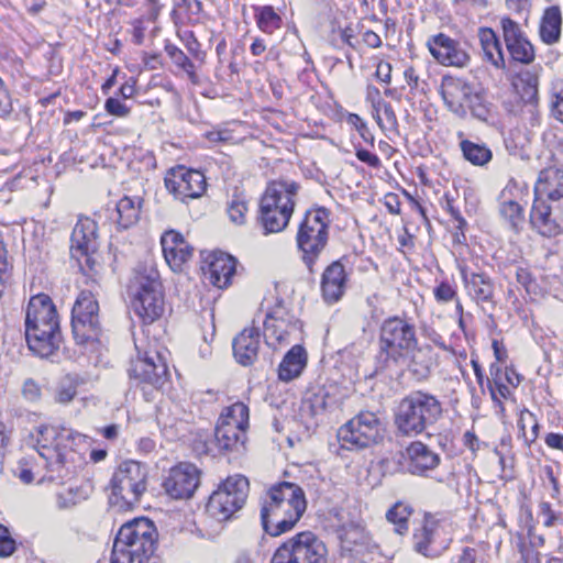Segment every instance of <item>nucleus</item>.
<instances>
[{
	"mask_svg": "<svg viewBox=\"0 0 563 563\" xmlns=\"http://www.w3.org/2000/svg\"><path fill=\"white\" fill-rule=\"evenodd\" d=\"M540 512L539 516L543 517V526L551 528L555 525V522L559 519V516L555 514V511L552 509L550 503L542 501L539 505Z\"/></svg>",
	"mask_w": 563,
	"mask_h": 563,
	"instance_id": "603ef678",
	"label": "nucleus"
},
{
	"mask_svg": "<svg viewBox=\"0 0 563 563\" xmlns=\"http://www.w3.org/2000/svg\"><path fill=\"white\" fill-rule=\"evenodd\" d=\"M307 365L306 350L299 345H294L284 356L278 366V377L283 382H290L300 376Z\"/></svg>",
	"mask_w": 563,
	"mask_h": 563,
	"instance_id": "7c9ffc66",
	"label": "nucleus"
},
{
	"mask_svg": "<svg viewBox=\"0 0 563 563\" xmlns=\"http://www.w3.org/2000/svg\"><path fill=\"white\" fill-rule=\"evenodd\" d=\"M147 467L136 461L122 462L111 478L110 503L121 510L131 509L147 489Z\"/></svg>",
	"mask_w": 563,
	"mask_h": 563,
	"instance_id": "9d476101",
	"label": "nucleus"
},
{
	"mask_svg": "<svg viewBox=\"0 0 563 563\" xmlns=\"http://www.w3.org/2000/svg\"><path fill=\"white\" fill-rule=\"evenodd\" d=\"M76 394L77 390L75 385L71 383H62L56 390L55 399L59 404H68L74 399Z\"/></svg>",
	"mask_w": 563,
	"mask_h": 563,
	"instance_id": "3c124183",
	"label": "nucleus"
},
{
	"mask_svg": "<svg viewBox=\"0 0 563 563\" xmlns=\"http://www.w3.org/2000/svg\"><path fill=\"white\" fill-rule=\"evenodd\" d=\"M99 305L91 291L78 295L71 311V327L76 340L84 343L99 334Z\"/></svg>",
	"mask_w": 563,
	"mask_h": 563,
	"instance_id": "dca6fc26",
	"label": "nucleus"
},
{
	"mask_svg": "<svg viewBox=\"0 0 563 563\" xmlns=\"http://www.w3.org/2000/svg\"><path fill=\"white\" fill-rule=\"evenodd\" d=\"M260 329L256 327L245 328L233 341V354L235 360L243 366L254 363L260 350Z\"/></svg>",
	"mask_w": 563,
	"mask_h": 563,
	"instance_id": "bb28decb",
	"label": "nucleus"
},
{
	"mask_svg": "<svg viewBox=\"0 0 563 563\" xmlns=\"http://www.w3.org/2000/svg\"><path fill=\"white\" fill-rule=\"evenodd\" d=\"M385 427L372 411H361L338 430V439L347 450L369 448L384 439Z\"/></svg>",
	"mask_w": 563,
	"mask_h": 563,
	"instance_id": "f8f14e48",
	"label": "nucleus"
},
{
	"mask_svg": "<svg viewBox=\"0 0 563 563\" xmlns=\"http://www.w3.org/2000/svg\"><path fill=\"white\" fill-rule=\"evenodd\" d=\"M70 255L84 272H93L98 265L95 254L98 250V224L89 217H80L70 238Z\"/></svg>",
	"mask_w": 563,
	"mask_h": 563,
	"instance_id": "2eb2a0df",
	"label": "nucleus"
},
{
	"mask_svg": "<svg viewBox=\"0 0 563 563\" xmlns=\"http://www.w3.org/2000/svg\"><path fill=\"white\" fill-rule=\"evenodd\" d=\"M249 494V481L243 475L228 476L210 495L207 511L219 520L224 521L242 509Z\"/></svg>",
	"mask_w": 563,
	"mask_h": 563,
	"instance_id": "9b49d317",
	"label": "nucleus"
},
{
	"mask_svg": "<svg viewBox=\"0 0 563 563\" xmlns=\"http://www.w3.org/2000/svg\"><path fill=\"white\" fill-rule=\"evenodd\" d=\"M377 361L382 368L408 365L419 378L429 376L433 366L432 349L418 346L415 324L400 317L384 320L379 329Z\"/></svg>",
	"mask_w": 563,
	"mask_h": 563,
	"instance_id": "f257e3e1",
	"label": "nucleus"
},
{
	"mask_svg": "<svg viewBox=\"0 0 563 563\" xmlns=\"http://www.w3.org/2000/svg\"><path fill=\"white\" fill-rule=\"evenodd\" d=\"M136 349H139L137 345ZM137 351V357L132 362L130 376L139 380L140 384L152 386L155 389L161 388L168 378V367L164 356L158 351L143 353Z\"/></svg>",
	"mask_w": 563,
	"mask_h": 563,
	"instance_id": "f3484780",
	"label": "nucleus"
},
{
	"mask_svg": "<svg viewBox=\"0 0 563 563\" xmlns=\"http://www.w3.org/2000/svg\"><path fill=\"white\" fill-rule=\"evenodd\" d=\"M165 187L175 198L185 201L201 197L207 189V181L201 172L177 166L166 175Z\"/></svg>",
	"mask_w": 563,
	"mask_h": 563,
	"instance_id": "a211bd4d",
	"label": "nucleus"
},
{
	"mask_svg": "<svg viewBox=\"0 0 563 563\" xmlns=\"http://www.w3.org/2000/svg\"><path fill=\"white\" fill-rule=\"evenodd\" d=\"M384 205L391 214L400 213V201L396 194H387L384 198Z\"/></svg>",
	"mask_w": 563,
	"mask_h": 563,
	"instance_id": "0e129e2a",
	"label": "nucleus"
},
{
	"mask_svg": "<svg viewBox=\"0 0 563 563\" xmlns=\"http://www.w3.org/2000/svg\"><path fill=\"white\" fill-rule=\"evenodd\" d=\"M382 106H383L382 117H383V124L385 125V129H388V130L396 129L398 122H397V117H396V113H395L391 104L387 102L386 104H382Z\"/></svg>",
	"mask_w": 563,
	"mask_h": 563,
	"instance_id": "4d7b16f0",
	"label": "nucleus"
},
{
	"mask_svg": "<svg viewBox=\"0 0 563 563\" xmlns=\"http://www.w3.org/2000/svg\"><path fill=\"white\" fill-rule=\"evenodd\" d=\"M299 184L290 179L268 183L260 202L258 221L264 234L282 232L292 216Z\"/></svg>",
	"mask_w": 563,
	"mask_h": 563,
	"instance_id": "423d86ee",
	"label": "nucleus"
},
{
	"mask_svg": "<svg viewBox=\"0 0 563 563\" xmlns=\"http://www.w3.org/2000/svg\"><path fill=\"white\" fill-rule=\"evenodd\" d=\"M21 393L24 400L32 404L38 402L42 398V388L33 378L23 382Z\"/></svg>",
	"mask_w": 563,
	"mask_h": 563,
	"instance_id": "de8ad7c7",
	"label": "nucleus"
},
{
	"mask_svg": "<svg viewBox=\"0 0 563 563\" xmlns=\"http://www.w3.org/2000/svg\"><path fill=\"white\" fill-rule=\"evenodd\" d=\"M306 507L305 493L300 486L289 482L273 485L262 504L263 530L272 537L291 530L302 517Z\"/></svg>",
	"mask_w": 563,
	"mask_h": 563,
	"instance_id": "7ed1b4c3",
	"label": "nucleus"
},
{
	"mask_svg": "<svg viewBox=\"0 0 563 563\" xmlns=\"http://www.w3.org/2000/svg\"><path fill=\"white\" fill-rule=\"evenodd\" d=\"M12 110V102L8 91L3 88L2 79L0 78V117L9 114Z\"/></svg>",
	"mask_w": 563,
	"mask_h": 563,
	"instance_id": "680f3d73",
	"label": "nucleus"
},
{
	"mask_svg": "<svg viewBox=\"0 0 563 563\" xmlns=\"http://www.w3.org/2000/svg\"><path fill=\"white\" fill-rule=\"evenodd\" d=\"M545 443L548 446L563 451V435L559 433H549L545 437Z\"/></svg>",
	"mask_w": 563,
	"mask_h": 563,
	"instance_id": "338daca9",
	"label": "nucleus"
},
{
	"mask_svg": "<svg viewBox=\"0 0 563 563\" xmlns=\"http://www.w3.org/2000/svg\"><path fill=\"white\" fill-rule=\"evenodd\" d=\"M164 257L174 271H181L192 256L194 249L184 240L183 235L176 231H167L161 239Z\"/></svg>",
	"mask_w": 563,
	"mask_h": 563,
	"instance_id": "5701e85b",
	"label": "nucleus"
},
{
	"mask_svg": "<svg viewBox=\"0 0 563 563\" xmlns=\"http://www.w3.org/2000/svg\"><path fill=\"white\" fill-rule=\"evenodd\" d=\"M427 47L433 58L443 66L465 67L471 57L456 40L444 33L432 35L427 41Z\"/></svg>",
	"mask_w": 563,
	"mask_h": 563,
	"instance_id": "aec40b11",
	"label": "nucleus"
},
{
	"mask_svg": "<svg viewBox=\"0 0 563 563\" xmlns=\"http://www.w3.org/2000/svg\"><path fill=\"white\" fill-rule=\"evenodd\" d=\"M228 214L230 220L235 224H243L247 212V205L245 200L240 197H233L228 205Z\"/></svg>",
	"mask_w": 563,
	"mask_h": 563,
	"instance_id": "a18cd8bd",
	"label": "nucleus"
},
{
	"mask_svg": "<svg viewBox=\"0 0 563 563\" xmlns=\"http://www.w3.org/2000/svg\"><path fill=\"white\" fill-rule=\"evenodd\" d=\"M130 290L133 296V309L143 322L152 323L163 314V288L159 273L153 263H144L136 267Z\"/></svg>",
	"mask_w": 563,
	"mask_h": 563,
	"instance_id": "1a4fd4ad",
	"label": "nucleus"
},
{
	"mask_svg": "<svg viewBox=\"0 0 563 563\" xmlns=\"http://www.w3.org/2000/svg\"><path fill=\"white\" fill-rule=\"evenodd\" d=\"M412 514V510L409 506L397 503L390 508L387 514V520L395 526L394 530L398 534H404L408 531V520Z\"/></svg>",
	"mask_w": 563,
	"mask_h": 563,
	"instance_id": "79ce46f5",
	"label": "nucleus"
},
{
	"mask_svg": "<svg viewBox=\"0 0 563 563\" xmlns=\"http://www.w3.org/2000/svg\"><path fill=\"white\" fill-rule=\"evenodd\" d=\"M408 470L413 475L429 476L441 462L440 455L427 444L415 441L407 449Z\"/></svg>",
	"mask_w": 563,
	"mask_h": 563,
	"instance_id": "b1692460",
	"label": "nucleus"
},
{
	"mask_svg": "<svg viewBox=\"0 0 563 563\" xmlns=\"http://www.w3.org/2000/svg\"><path fill=\"white\" fill-rule=\"evenodd\" d=\"M500 216L508 222L514 231H519L526 222L523 208L514 200H505L500 203Z\"/></svg>",
	"mask_w": 563,
	"mask_h": 563,
	"instance_id": "ea45409f",
	"label": "nucleus"
},
{
	"mask_svg": "<svg viewBox=\"0 0 563 563\" xmlns=\"http://www.w3.org/2000/svg\"><path fill=\"white\" fill-rule=\"evenodd\" d=\"M501 27L506 47L516 62L530 64L534 59V49L523 36L519 25L509 18L501 19Z\"/></svg>",
	"mask_w": 563,
	"mask_h": 563,
	"instance_id": "4be33fe9",
	"label": "nucleus"
},
{
	"mask_svg": "<svg viewBox=\"0 0 563 563\" xmlns=\"http://www.w3.org/2000/svg\"><path fill=\"white\" fill-rule=\"evenodd\" d=\"M156 528L146 518L123 525L113 542L111 563H145L154 553Z\"/></svg>",
	"mask_w": 563,
	"mask_h": 563,
	"instance_id": "0eeeda50",
	"label": "nucleus"
},
{
	"mask_svg": "<svg viewBox=\"0 0 563 563\" xmlns=\"http://www.w3.org/2000/svg\"><path fill=\"white\" fill-rule=\"evenodd\" d=\"M106 111L114 117L124 118L129 115L130 109L117 98H108L104 103Z\"/></svg>",
	"mask_w": 563,
	"mask_h": 563,
	"instance_id": "8fccbe9b",
	"label": "nucleus"
},
{
	"mask_svg": "<svg viewBox=\"0 0 563 563\" xmlns=\"http://www.w3.org/2000/svg\"><path fill=\"white\" fill-rule=\"evenodd\" d=\"M200 484V471L191 463H179L172 467L163 487L175 499L190 498Z\"/></svg>",
	"mask_w": 563,
	"mask_h": 563,
	"instance_id": "6ab92c4d",
	"label": "nucleus"
},
{
	"mask_svg": "<svg viewBox=\"0 0 563 563\" xmlns=\"http://www.w3.org/2000/svg\"><path fill=\"white\" fill-rule=\"evenodd\" d=\"M460 148L463 157L474 166H485L493 158L490 148L484 143L479 144L470 140H463L460 142Z\"/></svg>",
	"mask_w": 563,
	"mask_h": 563,
	"instance_id": "c9c22d12",
	"label": "nucleus"
},
{
	"mask_svg": "<svg viewBox=\"0 0 563 563\" xmlns=\"http://www.w3.org/2000/svg\"><path fill=\"white\" fill-rule=\"evenodd\" d=\"M257 26L265 33L272 34L282 26V18L272 5H264L256 9Z\"/></svg>",
	"mask_w": 563,
	"mask_h": 563,
	"instance_id": "a19ab883",
	"label": "nucleus"
},
{
	"mask_svg": "<svg viewBox=\"0 0 563 563\" xmlns=\"http://www.w3.org/2000/svg\"><path fill=\"white\" fill-rule=\"evenodd\" d=\"M25 339L29 349L40 357L53 355L60 346L58 314L51 297L32 296L25 310Z\"/></svg>",
	"mask_w": 563,
	"mask_h": 563,
	"instance_id": "39448f33",
	"label": "nucleus"
},
{
	"mask_svg": "<svg viewBox=\"0 0 563 563\" xmlns=\"http://www.w3.org/2000/svg\"><path fill=\"white\" fill-rule=\"evenodd\" d=\"M7 253L3 242L0 241V297L2 296L11 277L12 266L8 262Z\"/></svg>",
	"mask_w": 563,
	"mask_h": 563,
	"instance_id": "49530a36",
	"label": "nucleus"
},
{
	"mask_svg": "<svg viewBox=\"0 0 563 563\" xmlns=\"http://www.w3.org/2000/svg\"><path fill=\"white\" fill-rule=\"evenodd\" d=\"M206 137L210 143H229L234 139L232 132L227 129L207 132Z\"/></svg>",
	"mask_w": 563,
	"mask_h": 563,
	"instance_id": "6e6d98bb",
	"label": "nucleus"
},
{
	"mask_svg": "<svg viewBox=\"0 0 563 563\" xmlns=\"http://www.w3.org/2000/svg\"><path fill=\"white\" fill-rule=\"evenodd\" d=\"M553 114L558 121L563 123V90L556 95V100L553 103Z\"/></svg>",
	"mask_w": 563,
	"mask_h": 563,
	"instance_id": "774afa93",
	"label": "nucleus"
},
{
	"mask_svg": "<svg viewBox=\"0 0 563 563\" xmlns=\"http://www.w3.org/2000/svg\"><path fill=\"white\" fill-rule=\"evenodd\" d=\"M327 550L312 532L305 531L277 548L271 563H324Z\"/></svg>",
	"mask_w": 563,
	"mask_h": 563,
	"instance_id": "4468645a",
	"label": "nucleus"
},
{
	"mask_svg": "<svg viewBox=\"0 0 563 563\" xmlns=\"http://www.w3.org/2000/svg\"><path fill=\"white\" fill-rule=\"evenodd\" d=\"M235 273V260L228 254H213L208 268L205 271V277L210 284L218 288H225L230 285L231 278Z\"/></svg>",
	"mask_w": 563,
	"mask_h": 563,
	"instance_id": "cd10ccee",
	"label": "nucleus"
},
{
	"mask_svg": "<svg viewBox=\"0 0 563 563\" xmlns=\"http://www.w3.org/2000/svg\"><path fill=\"white\" fill-rule=\"evenodd\" d=\"M536 199L530 222L544 236L563 233V167L540 172L534 187Z\"/></svg>",
	"mask_w": 563,
	"mask_h": 563,
	"instance_id": "f03ea898",
	"label": "nucleus"
},
{
	"mask_svg": "<svg viewBox=\"0 0 563 563\" xmlns=\"http://www.w3.org/2000/svg\"><path fill=\"white\" fill-rule=\"evenodd\" d=\"M246 433L235 430L232 427L217 424L214 430V441L220 451L233 452L240 451L244 446Z\"/></svg>",
	"mask_w": 563,
	"mask_h": 563,
	"instance_id": "473e14b6",
	"label": "nucleus"
},
{
	"mask_svg": "<svg viewBox=\"0 0 563 563\" xmlns=\"http://www.w3.org/2000/svg\"><path fill=\"white\" fill-rule=\"evenodd\" d=\"M282 309L266 316L264 321V338L268 345L276 349L278 345L289 343V336L297 330V323L286 319Z\"/></svg>",
	"mask_w": 563,
	"mask_h": 563,
	"instance_id": "393cba45",
	"label": "nucleus"
},
{
	"mask_svg": "<svg viewBox=\"0 0 563 563\" xmlns=\"http://www.w3.org/2000/svg\"><path fill=\"white\" fill-rule=\"evenodd\" d=\"M462 279L468 295L478 305H488L495 307V286L492 279L485 274H467L465 268H461Z\"/></svg>",
	"mask_w": 563,
	"mask_h": 563,
	"instance_id": "a878e982",
	"label": "nucleus"
},
{
	"mask_svg": "<svg viewBox=\"0 0 563 563\" xmlns=\"http://www.w3.org/2000/svg\"><path fill=\"white\" fill-rule=\"evenodd\" d=\"M329 216L330 213L325 208H313L306 212L299 225L296 241L306 263H311L328 243Z\"/></svg>",
	"mask_w": 563,
	"mask_h": 563,
	"instance_id": "ddd939ff",
	"label": "nucleus"
},
{
	"mask_svg": "<svg viewBox=\"0 0 563 563\" xmlns=\"http://www.w3.org/2000/svg\"><path fill=\"white\" fill-rule=\"evenodd\" d=\"M15 550V542L11 538L9 530L0 525V556H9Z\"/></svg>",
	"mask_w": 563,
	"mask_h": 563,
	"instance_id": "09e8293b",
	"label": "nucleus"
},
{
	"mask_svg": "<svg viewBox=\"0 0 563 563\" xmlns=\"http://www.w3.org/2000/svg\"><path fill=\"white\" fill-rule=\"evenodd\" d=\"M219 424L232 427L235 430H240L246 433L249 428V407L238 401L223 409L219 421Z\"/></svg>",
	"mask_w": 563,
	"mask_h": 563,
	"instance_id": "f704fd0d",
	"label": "nucleus"
},
{
	"mask_svg": "<svg viewBox=\"0 0 563 563\" xmlns=\"http://www.w3.org/2000/svg\"><path fill=\"white\" fill-rule=\"evenodd\" d=\"M471 111L472 115L481 121L487 122L492 117V103L487 101L484 91L477 87L472 91L465 103V113Z\"/></svg>",
	"mask_w": 563,
	"mask_h": 563,
	"instance_id": "4c0bfd02",
	"label": "nucleus"
},
{
	"mask_svg": "<svg viewBox=\"0 0 563 563\" xmlns=\"http://www.w3.org/2000/svg\"><path fill=\"white\" fill-rule=\"evenodd\" d=\"M346 275L341 263L334 262L324 271L322 275L321 289L325 301H338L345 289Z\"/></svg>",
	"mask_w": 563,
	"mask_h": 563,
	"instance_id": "c85d7f7f",
	"label": "nucleus"
},
{
	"mask_svg": "<svg viewBox=\"0 0 563 563\" xmlns=\"http://www.w3.org/2000/svg\"><path fill=\"white\" fill-rule=\"evenodd\" d=\"M76 504L75 495L71 490H67L65 493H58L56 495V505L59 509H67L73 507Z\"/></svg>",
	"mask_w": 563,
	"mask_h": 563,
	"instance_id": "e2e57ef3",
	"label": "nucleus"
},
{
	"mask_svg": "<svg viewBox=\"0 0 563 563\" xmlns=\"http://www.w3.org/2000/svg\"><path fill=\"white\" fill-rule=\"evenodd\" d=\"M35 449L47 470L49 481H64L73 473L76 462L74 445L85 437L71 429L40 426L35 433Z\"/></svg>",
	"mask_w": 563,
	"mask_h": 563,
	"instance_id": "20e7f679",
	"label": "nucleus"
},
{
	"mask_svg": "<svg viewBox=\"0 0 563 563\" xmlns=\"http://www.w3.org/2000/svg\"><path fill=\"white\" fill-rule=\"evenodd\" d=\"M141 200L139 198L123 197L117 205L118 223L123 229L135 224L140 217Z\"/></svg>",
	"mask_w": 563,
	"mask_h": 563,
	"instance_id": "e433bc0d",
	"label": "nucleus"
},
{
	"mask_svg": "<svg viewBox=\"0 0 563 563\" xmlns=\"http://www.w3.org/2000/svg\"><path fill=\"white\" fill-rule=\"evenodd\" d=\"M562 16L559 7H550L544 11L540 24V36L547 44H554L561 35Z\"/></svg>",
	"mask_w": 563,
	"mask_h": 563,
	"instance_id": "72a5a7b5",
	"label": "nucleus"
},
{
	"mask_svg": "<svg viewBox=\"0 0 563 563\" xmlns=\"http://www.w3.org/2000/svg\"><path fill=\"white\" fill-rule=\"evenodd\" d=\"M475 86L463 78L443 76L440 93L448 109L459 117L465 115V103Z\"/></svg>",
	"mask_w": 563,
	"mask_h": 563,
	"instance_id": "412c9836",
	"label": "nucleus"
},
{
	"mask_svg": "<svg viewBox=\"0 0 563 563\" xmlns=\"http://www.w3.org/2000/svg\"><path fill=\"white\" fill-rule=\"evenodd\" d=\"M540 67L520 70L514 79V88L525 103L534 106L538 101Z\"/></svg>",
	"mask_w": 563,
	"mask_h": 563,
	"instance_id": "c756f323",
	"label": "nucleus"
},
{
	"mask_svg": "<svg viewBox=\"0 0 563 563\" xmlns=\"http://www.w3.org/2000/svg\"><path fill=\"white\" fill-rule=\"evenodd\" d=\"M166 53L176 66L186 71L192 84H198L199 80L195 73V65L180 48L175 45H167Z\"/></svg>",
	"mask_w": 563,
	"mask_h": 563,
	"instance_id": "37998d69",
	"label": "nucleus"
},
{
	"mask_svg": "<svg viewBox=\"0 0 563 563\" xmlns=\"http://www.w3.org/2000/svg\"><path fill=\"white\" fill-rule=\"evenodd\" d=\"M456 296V291L449 283H441L434 289V297L438 301L448 302Z\"/></svg>",
	"mask_w": 563,
	"mask_h": 563,
	"instance_id": "864d4df0",
	"label": "nucleus"
},
{
	"mask_svg": "<svg viewBox=\"0 0 563 563\" xmlns=\"http://www.w3.org/2000/svg\"><path fill=\"white\" fill-rule=\"evenodd\" d=\"M442 413V404L434 395L415 390L400 400L395 424L404 435H418L434 426Z\"/></svg>",
	"mask_w": 563,
	"mask_h": 563,
	"instance_id": "6e6552de",
	"label": "nucleus"
},
{
	"mask_svg": "<svg viewBox=\"0 0 563 563\" xmlns=\"http://www.w3.org/2000/svg\"><path fill=\"white\" fill-rule=\"evenodd\" d=\"M434 529L431 526L424 525L419 531L413 534V547L418 553L428 556L429 545L433 541Z\"/></svg>",
	"mask_w": 563,
	"mask_h": 563,
	"instance_id": "c03bdc74",
	"label": "nucleus"
},
{
	"mask_svg": "<svg viewBox=\"0 0 563 563\" xmlns=\"http://www.w3.org/2000/svg\"><path fill=\"white\" fill-rule=\"evenodd\" d=\"M478 40L484 57L497 69H505V57L496 33L489 27H481L478 30Z\"/></svg>",
	"mask_w": 563,
	"mask_h": 563,
	"instance_id": "2f4dec72",
	"label": "nucleus"
},
{
	"mask_svg": "<svg viewBox=\"0 0 563 563\" xmlns=\"http://www.w3.org/2000/svg\"><path fill=\"white\" fill-rule=\"evenodd\" d=\"M355 155L362 163H365L371 167L376 168L380 165V159L378 158V156L365 148H358Z\"/></svg>",
	"mask_w": 563,
	"mask_h": 563,
	"instance_id": "bf43d9fd",
	"label": "nucleus"
},
{
	"mask_svg": "<svg viewBox=\"0 0 563 563\" xmlns=\"http://www.w3.org/2000/svg\"><path fill=\"white\" fill-rule=\"evenodd\" d=\"M132 26H133V30H132L133 43L136 44V45H141L143 43V41H144V33H145V30H146V26L144 24V20L143 19H135L132 22Z\"/></svg>",
	"mask_w": 563,
	"mask_h": 563,
	"instance_id": "052dcab7",
	"label": "nucleus"
},
{
	"mask_svg": "<svg viewBox=\"0 0 563 563\" xmlns=\"http://www.w3.org/2000/svg\"><path fill=\"white\" fill-rule=\"evenodd\" d=\"M391 70H393V67H391L390 63L380 60L377 64L375 77L384 84H390Z\"/></svg>",
	"mask_w": 563,
	"mask_h": 563,
	"instance_id": "13d9d810",
	"label": "nucleus"
},
{
	"mask_svg": "<svg viewBox=\"0 0 563 563\" xmlns=\"http://www.w3.org/2000/svg\"><path fill=\"white\" fill-rule=\"evenodd\" d=\"M490 378H487V385L494 401H498L499 405L500 398L507 399L511 395V390L509 388V384L504 383V378L501 375V367L498 364H492L489 367Z\"/></svg>",
	"mask_w": 563,
	"mask_h": 563,
	"instance_id": "58836bf2",
	"label": "nucleus"
},
{
	"mask_svg": "<svg viewBox=\"0 0 563 563\" xmlns=\"http://www.w3.org/2000/svg\"><path fill=\"white\" fill-rule=\"evenodd\" d=\"M528 417L531 419V431L529 433L526 432L525 430V415L522 413L521 415V418H520V422H521V426H520V429L522 431V435L525 438V442L527 444H530L532 442H534L538 438V431H539V424L538 422L536 421L532 413L528 412Z\"/></svg>",
	"mask_w": 563,
	"mask_h": 563,
	"instance_id": "5fc2aeb1",
	"label": "nucleus"
},
{
	"mask_svg": "<svg viewBox=\"0 0 563 563\" xmlns=\"http://www.w3.org/2000/svg\"><path fill=\"white\" fill-rule=\"evenodd\" d=\"M548 206L551 207V211L549 216H547L545 220L551 222L555 221V223H559L558 220L563 216L562 202L548 201Z\"/></svg>",
	"mask_w": 563,
	"mask_h": 563,
	"instance_id": "69168bd1",
	"label": "nucleus"
}]
</instances>
